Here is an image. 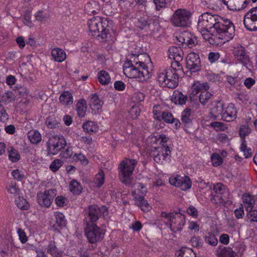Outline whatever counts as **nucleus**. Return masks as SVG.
Masks as SVG:
<instances>
[{"label":"nucleus","instance_id":"12","mask_svg":"<svg viewBox=\"0 0 257 257\" xmlns=\"http://www.w3.org/2000/svg\"><path fill=\"white\" fill-rule=\"evenodd\" d=\"M213 190L215 193L214 200H218L216 203H223L229 199L230 193L225 185L220 183H216L213 185Z\"/></svg>","mask_w":257,"mask_h":257},{"label":"nucleus","instance_id":"15","mask_svg":"<svg viewBox=\"0 0 257 257\" xmlns=\"http://www.w3.org/2000/svg\"><path fill=\"white\" fill-rule=\"evenodd\" d=\"M107 214V209L105 207H99L98 206L93 205L89 206L88 209V215L86 218V223H94L101 215Z\"/></svg>","mask_w":257,"mask_h":257},{"label":"nucleus","instance_id":"44","mask_svg":"<svg viewBox=\"0 0 257 257\" xmlns=\"http://www.w3.org/2000/svg\"><path fill=\"white\" fill-rule=\"evenodd\" d=\"M177 257H196L195 252L190 248H183L176 253Z\"/></svg>","mask_w":257,"mask_h":257},{"label":"nucleus","instance_id":"53","mask_svg":"<svg viewBox=\"0 0 257 257\" xmlns=\"http://www.w3.org/2000/svg\"><path fill=\"white\" fill-rule=\"evenodd\" d=\"M31 11L29 10H27L25 12V14L24 15L23 17V23L25 25L28 26L30 27H32L33 26V24L32 23V22L31 21Z\"/></svg>","mask_w":257,"mask_h":257},{"label":"nucleus","instance_id":"10","mask_svg":"<svg viewBox=\"0 0 257 257\" xmlns=\"http://www.w3.org/2000/svg\"><path fill=\"white\" fill-rule=\"evenodd\" d=\"M65 138L61 135L50 137L47 142V149L50 154L56 155L66 146Z\"/></svg>","mask_w":257,"mask_h":257},{"label":"nucleus","instance_id":"16","mask_svg":"<svg viewBox=\"0 0 257 257\" xmlns=\"http://www.w3.org/2000/svg\"><path fill=\"white\" fill-rule=\"evenodd\" d=\"M186 67L192 72H196L200 69V60L199 55L194 53H189L186 58Z\"/></svg>","mask_w":257,"mask_h":257},{"label":"nucleus","instance_id":"43","mask_svg":"<svg viewBox=\"0 0 257 257\" xmlns=\"http://www.w3.org/2000/svg\"><path fill=\"white\" fill-rule=\"evenodd\" d=\"M15 100L14 94L10 91L6 92L3 94H0V102L8 103Z\"/></svg>","mask_w":257,"mask_h":257},{"label":"nucleus","instance_id":"4","mask_svg":"<svg viewBox=\"0 0 257 257\" xmlns=\"http://www.w3.org/2000/svg\"><path fill=\"white\" fill-rule=\"evenodd\" d=\"M214 30L220 44L225 43L232 40L234 36L235 29L233 23L228 19L219 16Z\"/></svg>","mask_w":257,"mask_h":257},{"label":"nucleus","instance_id":"46","mask_svg":"<svg viewBox=\"0 0 257 257\" xmlns=\"http://www.w3.org/2000/svg\"><path fill=\"white\" fill-rule=\"evenodd\" d=\"M60 119L56 118L54 116H50L48 117L46 120L47 126L50 128L58 127L60 125Z\"/></svg>","mask_w":257,"mask_h":257},{"label":"nucleus","instance_id":"41","mask_svg":"<svg viewBox=\"0 0 257 257\" xmlns=\"http://www.w3.org/2000/svg\"><path fill=\"white\" fill-rule=\"evenodd\" d=\"M11 175L18 181H22L26 179V172L22 168L14 169L12 171Z\"/></svg>","mask_w":257,"mask_h":257},{"label":"nucleus","instance_id":"30","mask_svg":"<svg viewBox=\"0 0 257 257\" xmlns=\"http://www.w3.org/2000/svg\"><path fill=\"white\" fill-rule=\"evenodd\" d=\"M84 10L88 15H95L99 11L100 7L97 2L92 1L85 5Z\"/></svg>","mask_w":257,"mask_h":257},{"label":"nucleus","instance_id":"54","mask_svg":"<svg viewBox=\"0 0 257 257\" xmlns=\"http://www.w3.org/2000/svg\"><path fill=\"white\" fill-rule=\"evenodd\" d=\"M218 257H234V252L230 247H224L218 254Z\"/></svg>","mask_w":257,"mask_h":257},{"label":"nucleus","instance_id":"19","mask_svg":"<svg viewBox=\"0 0 257 257\" xmlns=\"http://www.w3.org/2000/svg\"><path fill=\"white\" fill-rule=\"evenodd\" d=\"M233 55L235 58L243 65H247L249 62V58L246 54L245 49L240 44H236L234 47Z\"/></svg>","mask_w":257,"mask_h":257},{"label":"nucleus","instance_id":"42","mask_svg":"<svg viewBox=\"0 0 257 257\" xmlns=\"http://www.w3.org/2000/svg\"><path fill=\"white\" fill-rule=\"evenodd\" d=\"M239 150L242 152L245 158H250L252 156L251 149L247 146L246 140L240 141Z\"/></svg>","mask_w":257,"mask_h":257},{"label":"nucleus","instance_id":"51","mask_svg":"<svg viewBox=\"0 0 257 257\" xmlns=\"http://www.w3.org/2000/svg\"><path fill=\"white\" fill-rule=\"evenodd\" d=\"M211 160L212 164L214 167L219 166L223 162L222 158L217 153H213L212 154Z\"/></svg>","mask_w":257,"mask_h":257},{"label":"nucleus","instance_id":"1","mask_svg":"<svg viewBox=\"0 0 257 257\" xmlns=\"http://www.w3.org/2000/svg\"><path fill=\"white\" fill-rule=\"evenodd\" d=\"M127 60L123 68V73L126 77L137 78L140 82L150 78L151 74L147 64L151 59L147 54H131L128 56Z\"/></svg>","mask_w":257,"mask_h":257},{"label":"nucleus","instance_id":"13","mask_svg":"<svg viewBox=\"0 0 257 257\" xmlns=\"http://www.w3.org/2000/svg\"><path fill=\"white\" fill-rule=\"evenodd\" d=\"M56 195V190L51 189L44 192L37 193V199L38 204L41 206L49 207L52 204Z\"/></svg>","mask_w":257,"mask_h":257},{"label":"nucleus","instance_id":"58","mask_svg":"<svg viewBox=\"0 0 257 257\" xmlns=\"http://www.w3.org/2000/svg\"><path fill=\"white\" fill-rule=\"evenodd\" d=\"M207 90H205L204 91H202V93L199 95V100L202 104H206L211 96V94Z\"/></svg>","mask_w":257,"mask_h":257},{"label":"nucleus","instance_id":"59","mask_svg":"<svg viewBox=\"0 0 257 257\" xmlns=\"http://www.w3.org/2000/svg\"><path fill=\"white\" fill-rule=\"evenodd\" d=\"M181 61H178L177 60H174V62L172 63L171 67L172 69H169L171 70H174L176 71V73L178 74V75L180 73L182 72V65L180 63Z\"/></svg>","mask_w":257,"mask_h":257},{"label":"nucleus","instance_id":"22","mask_svg":"<svg viewBox=\"0 0 257 257\" xmlns=\"http://www.w3.org/2000/svg\"><path fill=\"white\" fill-rule=\"evenodd\" d=\"M209 88V86L207 83H200L199 81H195L192 85V92L190 95L191 99H194V97L199 92L201 94L202 93V91L208 90Z\"/></svg>","mask_w":257,"mask_h":257},{"label":"nucleus","instance_id":"20","mask_svg":"<svg viewBox=\"0 0 257 257\" xmlns=\"http://www.w3.org/2000/svg\"><path fill=\"white\" fill-rule=\"evenodd\" d=\"M237 110L232 103H229L227 106H224L223 120L226 121H233L236 118Z\"/></svg>","mask_w":257,"mask_h":257},{"label":"nucleus","instance_id":"48","mask_svg":"<svg viewBox=\"0 0 257 257\" xmlns=\"http://www.w3.org/2000/svg\"><path fill=\"white\" fill-rule=\"evenodd\" d=\"M15 202L18 207L21 209L27 210L29 207L28 202L23 197H18Z\"/></svg>","mask_w":257,"mask_h":257},{"label":"nucleus","instance_id":"26","mask_svg":"<svg viewBox=\"0 0 257 257\" xmlns=\"http://www.w3.org/2000/svg\"><path fill=\"white\" fill-rule=\"evenodd\" d=\"M47 252L53 257H62L64 252L56 247L54 241H50L47 247Z\"/></svg>","mask_w":257,"mask_h":257},{"label":"nucleus","instance_id":"32","mask_svg":"<svg viewBox=\"0 0 257 257\" xmlns=\"http://www.w3.org/2000/svg\"><path fill=\"white\" fill-rule=\"evenodd\" d=\"M76 109L77 115L83 117L85 116L87 110L86 101L84 99H79L76 105Z\"/></svg>","mask_w":257,"mask_h":257},{"label":"nucleus","instance_id":"8","mask_svg":"<svg viewBox=\"0 0 257 257\" xmlns=\"http://www.w3.org/2000/svg\"><path fill=\"white\" fill-rule=\"evenodd\" d=\"M85 234L88 241L91 243H94L103 239L104 231L95 223H87Z\"/></svg>","mask_w":257,"mask_h":257},{"label":"nucleus","instance_id":"6","mask_svg":"<svg viewBox=\"0 0 257 257\" xmlns=\"http://www.w3.org/2000/svg\"><path fill=\"white\" fill-rule=\"evenodd\" d=\"M161 216L165 219L164 222L169 226L171 230L175 233L180 232L186 223L185 217L181 213L162 211Z\"/></svg>","mask_w":257,"mask_h":257},{"label":"nucleus","instance_id":"36","mask_svg":"<svg viewBox=\"0 0 257 257\" xmlns=\"http://www.w3.org/2000/svg\"><path fill=\"white\" fill-rule=\"evenodd\" d=\"M136 203L140 207L141 210L144 212H148L151 209V206L149 204L148 201L143 197H136L135 198Z\"/></svg>","mask_w":257,"mask_h":257},{"label":"nucleus","instance_id":"60","mask_svg":"<svg viewBox=\"0 0 257 257\" xmlns=\"http://www.w3.org/2000/svg\"><path fill=\"white\" fill-rule=\"evenodd\" d=\"M17 232L21 242L23 244L25 243L28 240V237L26 233L24 230L20 228L17 229Z\"/></svg>","mask_w":257,"mask_h":257},{"label":"nucleus","instance_id":"64","mask_svg":"<svg viewBox=\"0 0 257 257\" xmlns=\"http://www.w3.org/2000/svg\"><path fill=\"white\" fill-rule=\"evenodd\" d=\"M247 217L251 222H257V210L247 211Z\"/></svg>","mask_w":257,"mask_h":257},{"label":"nucleus","instance_id":"18","mask_svg":"<svg viewBox=\"0 0 257 257\" xmlns=\"http://www.w3.org/2000/svg\"><path fill=\"white\" fill-rule=\"evenodd\" d=\"M179 42L185 44L190 48L194 46L197 43V39L195 36L188 31H184L177 37Z\"/></svg>","mask_w":257,"mask_h":257},{"label":"nucleus","instance_id":"40","mask_svg":"<svg viewBox=\"0 0 257 257\" xmlns=\"http://www.w3.org/2000/svg\"><path fill=\"white\" fill-rule=\"evenodd\" d=\"M243 202L245 205L246 211L252 210L254 206V200L252 196L249 194H244L242 196Z\"/></svg>","mask_w":257,"mask_h":257},{"label":"nucleus","instance_id":"27","mask_svg":"<svg viewBox=\"0 0 257 257\" xmlns=\"http://www.w3.org/2000/svg\"><path fill=\"white\" fill-rule=\"evenodd\" d=\"M171 100L172 102L178 105H183L186 103L187 96L178 90L174 91Z\"/></svg>","mask_w":257,"mask_h":257},{"label":"nucleus","instance_id":"28","mask_svg":"<svg viewBox=\"0 0 257 257\" xmlns=\"http://www.w3.org/2000/svg\"><path fill=\"white\" fill-rule=\"evenodd\" d=\"M225 105L219 102L212 109L211 113L216 119L223 120Z\"/></svg>","mask_w":257,"mask_h":257},{"label":"nucleus","instance_id":"37","mask_svg":"<svg viewBox=\"0 0 257 257\" xmlns=\"http://www.w3.org/2000/svg\"><path fill=\"white\" fill-rule=\"evenodd\" d=\"M9 159L13 163L18 162L21 159V156L18 151L13 147H9L7 149Z\"/></svg>","mask_w":257,"mask_h":257},{"label":"nucleus","instance_id":"14","mask_svg":"<svg viewBox=\"0 0 257 257\" xmlns=\"http://www.w3.org/2000/svg\"><path fill=\"white\" fill-rule=\"evenodd\" d=\"M169 183L171 185L180 188L184 191L190 189L192 186L190 178L186 176L173 175L169 179Z\"/></svg>","mask_w":257,"mask_h":257},{"label":"nucleus","instance_id":"55","mask_svg":"<svg viewBox=\"0 0 257 257\" xmlns=\"http://www.w3.org/2000/svg\"><path fill=\"white\" fill-rule=\"evenodd\" d=\"M136 25L141 29H147L149 26L147 19L144 17L138 19Z\"/></svg>","mask_w":257,"mask_h":257},{"label":"nucleus","instance_id":"31","mask_svg":"<svg viewBox=\"0 0 257 257\" xmlns=\"http://www.w3.org/2000/svg\"><path fill=\"white\" fill-rule=\"evenodd\" d=\"M169 69H160L157 73V81L160 85L164 87L166 84V79L169 77Z\"/></svg>","mask_w":257,"mask_h":257},{"label":"nucleus","instance_id":"56","mask_svg":"<svg viewBox=\"0 0 257 257\" xmlns=\"http://www.w3.org/2000/svg\"><path fill=\"white\" fill-rule=\"evenodd\" d=\"M72 159L75 161H80L81 163L84 165H86L88 161L86 159V157L83 154H74L72 157Z\"/></svg>","mask_w":257,"mask_h":257},{"label":"nucleus","instance_id":"21","mask_svg":"<svg viewBox=\"0 0 257 257\" xmlns=\"http://www.w3.org/2000/svg\"><path fill=\"white\" fill-rule=\"evenodd\" d=\"M199 32L202 35L203 38L205 40L209 42L210 44H219L220 41L218 40L216 34H212L210 33L211 30L210 29L203 28L201 30H198Z\"/></svg>","mask_w":257,"mask_h":257},{"label":"nucleus","instance_id":"29","mask_svg":"<svg viewBox=\"0 0 257 257\" xmlns=\"http://www.w3.org/2000/svg\"><path fill=\"white\" fill-rule=\"evenodd\" d=\"M29 141L32 144L37 145L42 141V136L39 131L32 130L27 133Z\"/></svg>","mask_w":257,"mask_h":257},{"label":"nucleus","instance_id":"11","mask_svg":"<svg viewBox=\"0 0 257 257\" xmlns=\"http://www.w3.org/2000/svg\"><path fill=\"white\" fill-rule=\"evenodd\" d=\"M244 27L251 31H257V6L251 8L243 17Z\"/></svg>","mask_w":257,"mask_h":257},{"label":"nucleus","instance_id":"25","mask_svg":"<svg viewBox=\"0 0 257 257\" xmlns=\"http://www.w3.org/2000/svg\"><path fill=\"white\" fill-rule=\"evenodd\" d=\"M168 56L170 59L182 61L183 52L180 48L172 46L168 49Z\"/></svg>","mask_w":257,"mask_h":257},{"label":"nucleus","instance_id":"47","mask_svg":"<svg viewBox=\"0 0 257 257\" xmlns=\"http://www.w3.org/2000/svg\"><path fill=\"white\" fill-rule=\"evenodd\" d=\"M104 174L102 170H100L96 175L94 180L93 183L96 187H100L104 183Z\"/></svg>","mask_w":257,"mask_h":257},{"label":"nucleus","instance_id":"3","mask_svg":"<svg viewBox=\"0 0 257 257\" xmlns=\"http://www.w3.org/2000/svg\"><path fill=\"white\" fill-rule=\"evenodd\" d=\"M88 27L90 35L93 37H100L105 41H113L115 32L112 29L111 21L100 17H94L88 20Z\"/></svg>","mask_w":257,"mask_h":257},{"label":"nucleus","instance_id":"38","mask_svg":"<svg viewBox=\"0 0 257 257\" xmlns=\"http://www.w3.org/2000/svg\"><path fill=\"white\" fill-rule=\"evenodd\" d=\"M205 242L213 246L217 245L218 239L215 234L212 232H206L204 235Z\"/></svg>","mask_w":257,"mask_h":257},{"label":"nucleus","instance_id":"49","mask_svg":"<svg viewBox=\"0 0 257 257\" xmlns=\"http://www.w3.org/2000/svg\"><path fill=\"white\" fill-rule=\"evenodd\" d=\"M238 133L240 141L246 140L245 137L251 133V130L248 125H243L240 127Z\"/></svg>","mask_w":257,"mask_h":257},{"label":"nucleus","instance_id":"24","mask_svg":"<svg viewBox=\"0 0 257 257\" xmlns=\"http://www.w3.org/2000/svg\"><path fill=\"white\" fill-rule=\"evenodd\" d=\"M52 59L55 62L61 63L66 59V53L59 48H54L51 50Z\"/></svg>","mask_w":257,"mask_h":257},{"label":"nucleus","instance_id":"35","mask_svg":"<svg viewBox=\"0 0 257 257\" xmlns=\"http://www.w3.org/2000/svg\"><path fill=\"white\" fill-rule=\"evenodd\" d=\"M103 105V102L101 101L98 95L94 94L92 95L90 100V106L93 110H98L101 109Z\"/></svg>","mask_w":257,"mask_h":257},{"label":"nucleus","instance_id":"57","mask_svg":"<svg viewBox=\"0 0 257 257\" xmlns=\"http://www.w3.org/2000/svg\"><path fill=\"white\" fill-rule=\"evenodd\" d=\"M63 162L59 159L54 160L50 165V170L53 172H56L62 166Z\"/></svg>","mask_w":257,"mask_h":257},{"label":"nucleus","instance_id":"63","mask_svg":"<svg viewBox=\"0 0 257 257\" xmlns=\"http://www.w3.org/2000/svg\"><path fill=\"white\" fill-rule=\"evenodd\" d=\"M130 116L133 119H136L140 115V109L137 106H133L129 111Z\"/></svg>","mask_w":257,"mask_h":257},{"label":"nucleus","instance_id":"45","mask_svg":"<svg viewBox=\"0 0 257 257\" xmlns=\"http://www.w3.org/2000/svg\"><path fill=\"white\" fill-rule=\"evenodd\" d=\"M82 189L81 186L76 180H72L70 183L69 190L73 194H79L81 192Z\"/></svg>","mask_w":257,"mask_h":257},{"label":"nucleus","instance_id":"62","mask_svg":"<svg viewBox=\"0 0 257 257\" xmlns=\"http://www.w3.org/2000/svg\"><path fill=\"white\" fill-rule=\"evenodd\" d=\"M36 20L42 23L45 22L47 20V16L46 14H44L41 11H38L34 15Z\"/></svg>","mask_w":257,"mask_h":257},{"label":"nucleus","instance_id":"39","mask_svg":"<svg viewBox=\"0 0 257 257\" xmlns=\"http://www.w3.org/2000/svg\"><path fill=\"white\" fill-rule=\"evenodd\" d=\"M84 131L87 133H96L98 130L97 124L92 121H87L82 125Z\"/></svg>","mask_w":257,"mask_h":257},{"label":"nucleus","instance_id":"50","mask_svg":"<svg viewBox=\"0 0 257 257\" xmlns=\"http://www.w3.org/2000/svg\"><path fill=\"white\" fill-rule=\"evenodd\" d=\"M55 217L56 222L59 227H63L65 226L66 220L63 214L59 212H56L55 213Z\"/></svg>","mask_w":257,"mask_h":257},{"label":"nucleus","instance_id":"23","mask_svg":"<svg viewBox=\"0 0 257 257\" xmlns=\"http://www.w3.org/2000/svg\"><path fill=\"white\" fill-rule=\"evenodd\" d=\"M179 75L176 71L174 70H169V77L166 79V84L164 87H167L169 88H174L178 84Z\"/></svg>","mask_w":257,"mask_h":257},{"label":"nucleus","instance_id":"33","mask_svg":"<svg viewBox=\"0 0 257 257\" xmlns=\"http://www.w3.org/2000/svg\"><path fill=\"white\" fill-rule=\"evenodd\" d=\"M97 79L99 82L103 85H107L111 82V77L108 72L105 70H101L97 73Z\"/></svg>","mask_w":257,"mask_h":257},{"label":"nucleus","instance_id":"52","mask_svg":"<svg viewBox=\"0 0 257 257\" xmlns=\"http://www.w3.org/2000/svg\"><path fill=\"white\" fill-rule=\"evenodd\" d=\"M191 110L189 108H186L181 113V120L183 123H189L191 120L190 119Z\"/></svg>","mask_w":257,"mask_h":257},{"label":"nucleus","instance_id":"9","mask_svg":"<svg viewBox=\"0 0 257 257\" xmlns=\"http://www.w3.org/2000/svg\"><path fill=\"white\" fill-rule=\"evenodd\" d=\"M219 15H212L209 13H205L200 15L198 18L197 30L203 28L215 29L217 23Z\"/></svg>","mask_w":257,"mask_h":257},{"label":"nucleus","instance_id":"34","mask_svg":"<svg viewBox=\"0 0 257 257\" xmlns=\"http://www.w3.org/2000/svg\"><path fill=\"white\" fill-rule=\"evenodd\" d=\"M59 101L63 105L67 106L73 103V97L69 91H64L60 95Z\"/></svg>","mask_w":257,"mask_h":257},{"label":"nucleus","instance_id":"7","mask_svg":"<svg viewBox=\"0 0 257 257\" xmlns=\"http://www.w3.org/2000/svg\"><path fill=\"white\" fill-rule=\"evenodd\" d=\"M191 12L186 9H178L171 18L173 26L180 28H186L191 24Z\"/></svg>","mask_w":257,"mask_h":257},{"label":"nucleus","instance_id":"61","mask_svg":"<svg viewBox=\"0 0 257 257\" xmlns=\"http://www.w3.org/2000/svg\"><path fill=\"white\" fill-rule=\"evenodd\" d=\"M55 203L57 206L63 207L68 204V200L66 198L62 196H58L55 199Z\"/></svg>","mask_w":257,"mask_h":257},{"label":"nucleus","instance_id":"2","mask_svg":"<svg viewBox=\"0 0 257 257\" xmlns=\"http://www.w3.org/2000/svg\"><path fill=\"white\" fill-rule=\"evenodd\" d=\"M147 142L152 146L155 144L159 145L154 147L151 150V155L155 162L162 164L170 160L171 150L169 146L170 140L166 135L163 134L151 135L148 137Z\"/></svg>","mask_w":257,"mask_h":257},{"label":"nucleus","instance_id":"17","mask_svg":"<svg viewBox=\"0 0 257 257\" xmlns=\"http://www.w3.org/2000/svg\"><path fill=\"white\" fill-rule=\"evenodd\" d=\"M224 4L232 11H240L244 9L250 3V0H222Z\"/></svg>","mask_w":257,"mask_h":257},{"label":"nucleus","instance_id":"5","mask_svg":"<svg viewBox=\"0 0 257 257\" xmlns=\"http://www.w3.org/2000/svg\"><path fill=\"white\" fill-rule=\"evenodd\" d=\"M138 161L135 159L125 158L118 167V175L121 182L125 185H130L133 181L132 175Z\"/></svg>","mask_w":257,"mask_h":257}]
</instances>
